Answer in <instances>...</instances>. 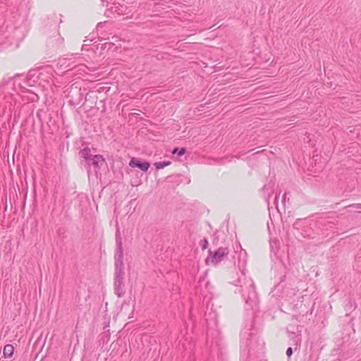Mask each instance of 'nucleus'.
I'll return each instance as SVG.
<instances>
[{"mask_svg": "<svg viewBox=\"0 0 361 361\" xmlns=\"http://www.w3.org/2000/svg\"><path fill=\"white\" fill-rule=\"evenodd\" d=\"M114 293L118 298H121L126 293L123 281L125 276L123 258L114 259Z\"/></svg>", "mask_w": 361, "mask_h": 361, "instance_id": "obj_1", "label": "nucleus"}, {"mask_svg": "<svg viewBox=\"0 0 361 361\" xmlns=\"http://www.w3.org/2000/svg\"><path fill=\"white\" fill-rule=\"evenodd\" d=\"M228 254L229 249L228 247H220L214 251L209 249L208 250V255L204 259V263L207 266L216 267L228 258Z\"/></svg>", "mask_w": 361, "mask_h": 361, "instance_id": "obj_2", "label": "nucleus"}, {"mask_svg": "<svg viewBox=\"0 0 361 361\" xmlns=\"http://www.w3.org/2000/svg\"><path fill=\"white\" fill-rule=\"evenodd\" d=\"M67 91L68 93L66 97L68 104L72 106H76L80 104L82 102L86 89L84 88L83 90H82L81 88H78L77 86L71 85L68 88Z\"/></svg>", "mask_w": 361, "mask_h": 361, "instance_id": "obj_3", "label": "nucleus"}, {"mask_svg": "<svg viewBox=\"0 0 361 361\" xmlns=\"http://www.w3.org/2000/svg\"><path fill=\"white\" fill-rule=\"evenodd\" d=\"M115 240H116V247L114 252V259L123 258V247L122 243L121 234L120 232V228L118 224H116V233H115Z\"/></svg>", "mask_w": 361, "mask_h": 361, "instance_id": "obj_4", "label": "nucleus"}, {"mask_svg": "<svg viewBox=\"0 0 361 361\" xmlns=\"http://www.w3.org/2000/svg\"><path fill=\"white\" fill-rule=\"evenodd\" d=\"M129 166L132 168H137L143 172H147L150 167V163L142 161L141 159L133 157L130 160Z\"/></svg>", "mask_w": 361, "mask_h": 361, "instance_id": "obj_5", "label": "nucleus"}, {"mask_svg": "<svg viewBox=\"0 0 361 361\" xmlns=\"http://www.w3.org/2000/svg\"><path fill=\"white\" fill-rule=\"evenodd\" d=\"M104 90V87H100L97 90H90L85 94V102L89 103V106L92 108L93 105H96L98 99V93Z\"/></svg>", "mask_w": 361, "mask_h": 361, "instance_id": "obj_6", "label": "nucleus"}, {"mask_svg": "<svg viewBox=\"0 0 361 361\" xmlns=\"http://www.w3.org/2000/svg\"><path fill=\"white\" fill-rule=\"evenodd\" d=\"M247 291V295H245V290H243L242 295L244 298V300L246 303H248L249 301L253 300L256 296L257 293L255 290V284L253 283H250L248 286L246 287Z\"/></svg>", "mask_w": 361, "mask_h": 361, "instance_id": "obj_7", "label": "nucleus"}, {"mask_svg": "<svg viewBox=\"0 0 361 361\" xmlns=\"http://www.w3.org/2000/svg\"><path fill=\"white\" fill-rule=\"evenodd\" d=\"M105 159L101 154L93 155L90 159V165H92L94 169H99V163H104Z\"/></svg>", "mask_w": 361, "mask_h": 361, "instance_id": "obj_8", "label": "nucleus"}, {"mask_svg": "<svg viewBox=\"0 0 361 361\" xmlns=\"http://www.w3.org/2000/svg\"><path fill=\"white\" fill-rule=\"evenodd\" d=\"M79 156L81 158L85 159V161L88 166H90V159L92 157V154L90 153V149L88 147H85L82 149H80L79 152Z\"/></svg>", "mask_w": 361, "mask_h": 361, "instance_id": "obj_9", "label": "nucleus"}, {"mask_svg": "<svg viewBox=\"0 0 361 361\" xmlns=\"http://www.w3.org/2000/svg\"><path fill=\"white\" fill-rule=\"evenodd\" d=\"M186 152H187V150H186L185 147L179 148L178 147H176L172 150L171 155L175 159V155L177 154L178 157L176 159H178V157L184 155L186 153Z\"/></svg>", "mask_w": 361, "mask_h": 361, "instance_id": "obj_10", "label": "nucleus"}, {"mask_svg": "<svg viewBox=\"0 0 361 361\" xmlns=\"http://www.w3.org/2000/svg\"><path fill=\"white\" fill-rule=\"evenodd\" d=\"M13 346L11 344H7L4 348V355L5 357H11L13 355Z\"/></svg>", "mask_w": 361, "mask_h": 361, "instance_id": "obj_11", "label": "nucleus"}, {"mask_svg": "<svg viewBox=\"0 0 361 361\" xmlns=\"http://www.w3.org/2000/svg\"><path fill=\"white\" fill-rule=\"evenodd\" d=\"M171 164V161H163L155 162L154 164V166H155V169L157 170H159V169H164V167L168 166Z\"/></svg>", "mask_w": 361, "mask_h": 361, "instance_id": "obj_12", "label": "nucleus"}, {"mask_svg": "<svg viewBox=\"0 0 361 361\" xmlns=\"http://www.w3.org/2000/svg\"><path fill=\"white\" fill-rule=\"evenodd\" d=\"M292 355H293V348L291 347H289L286 350V355L289 358L292 356Z\"/></svg>", "mask_w": 361, "mask_h": 361, "instance_id": "obj_13", "label": "nucleus"}, {"mask_svg": "<svg viewBox=\"0 0 361 361\" xmlns=\"http://www.w3.org/2000/svg\"><path fill=\"white\" fill-rule=\"evenodd\" d=\"M349 207H353L355 209H361V204H353L348 206Z\"/></svg>", "mask_w": 361, "mask_h": 361, "instance_id": "obj_14", "label": "nucleus"}, {"mask_svg": "<svg viewBox=\"0 0 361 361\" xmlns=\"http://www.w3.org/2000/svg\"><path fill=\"white\" fill-rule=\"evenodd\" d=\"M209 243L206 238H204V250H206L208 247Z\"/></svg>", "mask_w": 361, "mask_h": 361, "instance_id": "obj_15", "label": "nucleus"}, {"mask_svg": "<svg viewBox=\"0 0 361 361\" xmlns=\"http://www.w3.org/2000/svg\"><path fill=\"white\" fill-rule=\"evenodd\" d=\"M287 194H288L287 192H285V193L283 194V195L282 201H283V202H285V201H286V198H287Z\"/></svg>", "mask_w": 361, "mask_h": 361, "instance_id": "obj_16", "label": "nucleus"}, {"mask_svg": "<svg viewBox=\"0 0 361 361\" xmlns=\"http://www.w3.org/2000/svg\"><path fill=\"white\" fill-rule=\"evenodd\" d=\"M210 286H211L210 283L209 282H207L206 284H205V288L209 289Z\"/></svg>", "mask_w": 361, "mask_h": 361, "instance_id": "obj_17", "label": "nucleus"}, {"mask_svg": "<svg viewBox=\"0 0 361 361\" xmlns=\"http://www.w3.org/2000/svg\"><path fill=\"white\" fill-rule=\"evenodd\" d=\"M200 245L202 247V249L203 250V240L200 241Z\"/></svg>", "mask_w": 361, "mask_h": 361, "instance_id": "obj_18", "label": "nucleus"}, {"mask_svg": "<svg viewBox=\"0 0 361 361\" xmlns=\"http://www.w3.org/2000/svg\"><path fill=\"white\" fill-rule=\"evenodd\" d=\"M285 279H286V276H282V277L281 278V281H281V282L284 281H285Z\"/></svg>", "mask_w": 361, "mask_h": 361, "instance_id": "obj_19", "label": "nucleus"}, {"mask_svg": "<svg viewBox=\"0 0 361 361\" xmlns=\"http://www.w3.org/2000/svg\"><path fill=\"white\" fill-rule=\"evenodd\" d=\"M279 195H280V193H279L278 195H276V197H275V202H277V200L279 198Z\"/></svg>", "mask_w": 361, "mask_h": 361, "instance_id": "obj_20", "label": "nucleus"}, {"mask_svg": "<svg viewBox=\"0 0 361 361\" xmlns=\"http://www.w3.org/2000/svg\"><path fill=\"white\" fill-rule=\"evenodd\" d=\"M295 345H296V347H295V350H296V349H297L298 345H300V344H298V341H296Z\"/></svg>", "mask_w": 361, "mask_h": 361, "instance_id": "obj_21", "label": "nucleus"}, {"mask_svg": "<svg viewBox=\"0 0 361 361\" xmlns=\"http://www.w3.org/2000/svg\"><path fill=\"white\" fill-rule=\"evenodd\" d=\"M262 189H263L264 190L265 189H267V185H265L263 187V188H262Z\"/></svg>", "mask_w": 361, "mask_h": 361, "instance_id": "obj_22", "label": "nucleus"}, {"mask_svg": "<svg viewBox=\"0 0 361 361\" xmlns=\"http://www.w3.org/2000/svg\"><path fill=\"white\" fill-rule=\"evenodd\" d=\"M207 51H206V50H204V56H205V55H207Z\"/></svg>", "mask_w": 361, "mask_h": 361, "instance_id": "obj_23", "label": "nucleus"}, {"mask_svg": "<svg viewBox=\"0 0 361 361\" xmlns=\"http://www.w3.org/2000/svg\"><path fill=\"white\" fill-rule=\"evenodd\" d=\"M207 274V271H204V276Z\"/></svg>", "mask_w": 361, "mask_h": 361, "instance_id": "obj_24", "label": "nucleus"}, {"mask_svg": "<svg viewBox=\"0 0 361 361\" xmlns=\"http://www.w3.org/2000/svg\"><path fill=\"white\" fill-rule=\"evenodd\" d=\"M201 279H202V277L200 276V279H199V282H200Z\"/></svg>", "mask_w": 361, "mask_h": 361, "instance_id": "obj_25", "label": "nucleus"}]
</instances>
